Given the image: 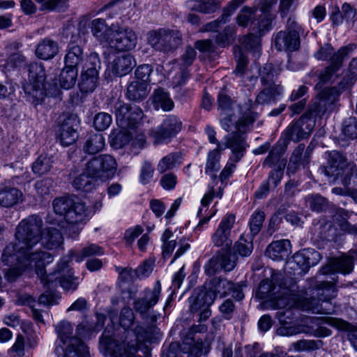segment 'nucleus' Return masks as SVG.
<instances>
[{
    "mask_svg": "<svg viewBox=\"0 0 357 357\" xmlns=\"http://www.w3.org/2000/svg\"><path fill=\"white\" fill-rule=\"evenodd\" d=\"M137 43V36L131 28L115 26L108 46L117 51H128L134 49Z\"/></svg>",
    "mask_w": 357,
    "mask_h": 357,
    "instance_id": "obj_13",
    "label": "nucleus"
},
{
    "mask_svg": "<svg viewBox=\"0 0 357 357\" xmlns=\"http://www.w3.org/2000/svg\"><path fill=\"white\" fill-rule=\"evenodd\" d=\"M64 357H89V348L79 338H73L65 350Z\"/></svg>",
    "mask_w": 357,
    "mask_h": 357,
    "instance_id": "obj_39",
    "label": "nucleus"
},
{
    "mask_svg": "<svg viewBox=\"0 0 357 357\" xmlns=\"http://www.w3.org/2000/svg\"><path fill=\"white\" fill-rule=\"evenodd\" d=\"M78 75V68L65 66L59 77V85L64 89H70L75 86Z\"/></svg>",
    "mask_w": 357,
    "mask_h": 357,
    "instance_id": "obj_41",
    "label": "nucleus"
},
{
    "mask_svg": "<svg viewBox=\"0 0 357 357\" xmlns=\"http://www.w3.org/2000/svg\"><path fill=\"white\" fill-rule=\"evenodd\" d=\"M196 56L197 52L195 50L191 47H188L180 58V68L181 69L187 70V68L192 64L196 58Z\"/></svg>",
    "mask_w": 357,
    "mask_h": 357,
    "instance_id": "obj_62",
    "label": "nucleus"
},
{
    "mask_svg": "<svg viewBox=\"0 0 357 357\" xmlns=\"http://www.w3.org/2000/svg\"><path fill=\"white\" fill-rule=\"evenodd\" d=\"M340 92L335 88H326L319 94V99L310 105L308 111L300 119L290 125L286 133L290 140L298 142L307 138L315 126L314 117L323 116L334 108Z\"/></svg>",
    "mask_w": 357,
    "mask_h": 357,
    "instance_id": "obj_2",
    "label": "nucleus"
},
{
    "mask_svg": "<svg viewBox=\"0 0 357 357\" xmlns=\"http://www.w3.org/2000/svg\"><path fill=\"white\" fill-rule=\"evenodd\" d=\"M45 68L41 63H30L28 81L23 85V89L33 104L41 103L45 97Z\"/></svg>",
    "mask_w": 357,
    "mask_h": 357,
    "instance_id": "obj_7",
    "label": "nucleus"
},
{
    "mask_svg": "<svg viewBox=\"0 0 357 357\" xmlns=\"http://www.w3.org/2000/svg\"><path fill=\"white\" fill-rule=\"evenodd\" d=\"M342 133L347 139L357 138V121L355 118L350 117L344 121Z\"/></svg>",
    "mask_w": 357,
    "mask_h": 357,
    "instance_id": "obj_59",
    "label": "nucleus"
},
{
    "mask_svg": "<svg viewBox=\"0 0 357 357\" xmlns=\"http://www.w3.org/2000/svg\"><path fill=\"white\" fill-rule=\"evenodd\" d=\"M190 8L192 10L208 14L214 13L218 9V3L216 0L195 1Z\"/></svg>",
    "mask_w": 357,
    "mask_h": 357,
    "instance_id": "obj_48",
    "label": "nucleus"
},
{
    "mask_svg": "<svg viewBox=\"0 0 357 357\" xmlns=\"http://www.w3.org/2000/svg\"><path fill=\"white\" fill-rule=\"evenodd\" d=\"M54 163V157L47 153L40 154L32 163V172L37 176H41L48 174Z\"/></svg>",
    "mask_w": 357,
    "mask_h": 357,
    "instance_id": "obj_31",
    "label": "nucleus"
},
{
    "mask_svg": "<svg viewBox=\"0 0 357 357\" xmlns=\"http://www.w3.org/2000/svg\"><path fill=\"white\" fill-rule=\"evenodd\" d=\"M245 0H232L227 8L224 9V12L220 21H213L206 24L202 29V31H215L217 30L219 24L221 21L224 23L227 22V19L234 12V10Z\"/></svg>",
    "mask_w": 357,
    "mask_h": 357,
    "instance_id": "obj_42",
    "label": "nucleus"
},
{
    "mask_svg": "<svg viewBox=\"0 0 357 357\" xmlns=\"http://www.w3.org/2000/svg\"><path fill=\"white\" fill-rule=\"evenodd\" d=\"M71 260V256H65L62 257L58 263V272L61 275L59 278L60 286L66 291H74L78 286V279L74 277L72 269L68 268V264Z\"/></svg>",
    "mask_w": 357,
    "mask_h": 357,
    "instance_id": "obj_20",
    "label": "nucleus"
},
{
    "mask_svg": "<svg viewBox=\"0 0 357 357\" xmlns=\"http://www.w3.org/2000/svg\"><path fill=\"white\" fill-rule=\"evenodd\" d=\"M105 145V138L100 133L91 135L86 139L83 149L86 153L95 154L101 151Z\"/></svg>",
    "mask_w": 357,
    "mask_h": 357,
    "instance_id": "obj_43",
    "label": "nucleus"
},
{
    "mask_svg": "<svg viewBox=\"0 0 357 357\" xmlns=\"http://www.w3.org/2000/svg\"><path fill=\"white\" fill-rule=\"evenodd\" d=\"M222 151H223V146H218V147L208 152L205 167L206 173L215 172L220 169V159Z\"/></svg>",
    "mask_w": 357,
    "mask_h": 357,
    "instance_id": "obj_45",
    "label": "nucleus"
},
{
    "mask_svg": "<svg viewBox=\"0 0 357 357\" xmlns=\"http://www.w3.org/2000/svg\"><path fill=\"white\" fill-rule=\"evenodd\" d=\"M313 295L310 298H305L297 303V307L303 310L312 313L332 314L333 309L322 306V303H328L336 296V288L333 283L328 282H320L316 289L311 290Z\"/></svg>",
    "mask_w": 357,
    "mask_h": 357,
    "instance_id": "obj_5",
    "label": "nucleus"
},
{
    "mask_svg": "<svg viewBox=\"0 0 357 357\" xmlns=\"http://www.w3.org/2000/svg\"><path fill=\"white\" fill-rule=\"evenodd\" d=\"M274 45L278 51H294L300 45L299 35L295 31H280L275 37Z\"/></svg>",
    "mask_w": 357,
    "mask_h": 357,
    "instance_id": "obj_21",
    "label": "nucleus"
},
{
    "mask_svg": "<svg viewBox=\"0 0 357 357\" xmlns=\"http://www.w3.org/2000/svg\"><path fill=\"white\" fill-rule=\"evenodd\" d=\"M58 135L63 146H68L77 139L78 119L75 115H63L59 118Z\"/></svg>",
    "mask_w": 357,
    "mask_h": 357,
    "instance_id": "obj_15",
    "label": "nucleus"
},
{
    "mask_svg": "<svg viewBox=\"0 0 357 357\" xmlns=\"http://www.w3.org/2000/svg\"><path fill=\"white\" fill-rule=\"evenodd\" d=\"M135 319V314L130 307H125L122 308L120 313L119 322L123 328H130L133 324Z\"/></svg>",
    "mask_w": 357,
    "mask_h": 357,
    "instance_id": "obj_61",
    "label": "nucleus"
},
{
    "mask_svg": "<svg viewBox=\"0 0 357 357\" xmlns=\"http://www.w3.org/2000/svg\"><path fill=\"white\" fill-rule=\"evenodd\" d=\"M233 250L234 254H238L242 257L249 256L253 250L252 241L250 239L247 240L241 236L235 243Z\"/></svg>",
    "mask_w": 357,
    "mask_h": 357,
    "instance_id": "obj_51",
    "label": "nucleus"
},
{
    "mask_svg": "<svg viewBox=\"0 0 357 357\" xmlns=\"http://www.w3.org/2000/svg\"><path fill=\"white\" fill-rule=\"evenodd\" d=\"M234 284L227 279L214 278L208 284V291L213 293L214 300L217 296L223 297L230 294V291L234 289Z\"/></svg>",
    "mask_w": 357,
    "mask_h": 357,
    "instance_id": "obj_32",
    "label": "nucleus"
},
{
    "mask_svg": "<svg viewBox=\"0 0 357 357\" xmlns=\"http://www.w3.org/2000/svg\"><path fill=\"white\" fill-rule=\"evenodd\" d=\"M236 257L229 252H223L213 257L205 265L207 275H212L223 269L225 271H231L236 266Z\"/></svg>",
    "mask_w": 357,
    "mask_h": 357,
    "instance_id": "obj_18",
    "label": "nucleus"
},
{
    "mask_svg": "<svg viewBox=\"0 0 357 357\" xmlns=\"http://www.w3.org/2000/svg\"><path fill=\"white\" fill-rule=\"evenodd\" d=\"M103 254L104 250L101 247L96 244H89L84 247L80 252L72 253L69 256H71V259L73 257L77 262H80L86 257L100 256Z\"/></svg>",
    "mask_w": 357,
    "mask_h": 357,
    "instance_id": "obj_44",
    "label": "nucleus"
},
{
    "mask_svg": "<svg viewBox=\"0 0 357 357\" xmlns=\"http://www.w3.org/2000/svg\"><path fill=\"white\" fill-rule=\"evenodd\" d=\"M76 169H72L70 176L73 178V185L77 190L87 192L96 188L98 180L89 175L86 168L79 175L76 176Z\"/></svg>",
    "mask_w": 357,
    "mask_h": 357,
    "instance_id": "obj_25",
    "label": "nucleus"
},
{
    "mask_svg": "<svg viewBox=\"0 0 357 357\" xmlns=\"http://www.w3.org/2000/svg\"><path fill=\"white\" fill-rule=\"evenodd\" d=\"M152 71L153 68L151 65L144 64L139 66L135 70L136 80L148 84L151 81L149 77Z\"/></svg>",
    "mask_w": 357,
    "mask_h": 357,
    "instance_id": "obj_64",
    "label": "nucleus"
},
{
    "mask_svg": "<svg viewBox=\"0 0 357 357\" xmlns=\"http://www.w3.org/2000/svg\"><path fill=\"white\" fill-rule=\"evenodd\" d=\"M116 169L117 162L114 158L109 154L94 157L86 164V172L101 181L113 177Z\"/></svg>",
    "mask_w": 357,
    "mask_h": 357,
    "instance_id": "obj_9",
    "label": "nucleus"
},
{
    "mask_svg": "<svg viewBox=\"0 0 357 357\" xmlns=\"http://www.w3.org/2000/svg\"><path fill=\"white\" fill-rule=\"evenodd\" d=\"M272 15H262L257 23L255 24L253 30L257 29V33L259 36L264 34L271 29Z\"/></svg>",
    "mask_w": 357,
    "mask_h": 357,
    "instance_id": "obj_63",
    "label": "nucleus"
},
{
    "mask_svg": "<svg viewBox=\"0 0 357 357\" xmlns=\"http://www.w3.org/2000/svg\"><path fill=\"white\" fill-rule=\"evenodd\" d=\"M178 246L172 263L178 257L181 256L190 248V244L185 240L180 239L178 242L176 240H171L163 242L162 245V256L164 259L169 258L176 246Z\"/></svg>",
    "mask_w": 357,
    "mask_h": 357,
    "instance_id": "obj_35",
    "label": "nucleus"
},
{
    "mask_svg": "<svg viewBox=\"0 0 357 357\" xmlns=\"http://www.w3.org/2000/svg\"><path fill=\"white\" fill-rule=\"evenodd\" d=\"M136 66L134 56L130 54L115 56L108 63L107 68L118 77H123L130 73Z\"/></svg>",
    "mask_w": 357,
    "mask_h": 357,
    "instance_id": "obj_19",
    "label": "nucleus"
},
{
    "mask_svg": "<svg viewBox=\"0 0 357 357\" xmlns=\"http://www.w3.org/2000/svg\"><path fill=\"white\" fill-rule=\"evenodd\" d=\"M93 213L85 203L74 201L66 214V221L70 225L68 228L69 235L75 238L79 234L82 227L93 216Z\"/></svg>",
    "mask_w": 357,
    "mask_h": 357,
    "instance_id": "obj_12",
    "label": "nucleus"
},
{
    "mask_svg": "<svg viewBox=\"0 0 357 357\" xmlns=\"http://www.w3.org/2000/svg\"><path fill=\"white\" fill-rule=\"evenodd\" d=\"M282 69L279 66L266 63L259 70V77L263 86L258 93L256 102L260 105L271 104L275 102L283 93V87L276 84L275 79Z\"/></svg>",
    "mask_w": 357,
    "mask_h": 357,
    "instance_id": "obj_4",
    "label": "nucleus"
},
{
    "mask_svg": "<svg viewBox=\"0 0 357 357\" xmlns=\"http://www.w3.org/2000/svg\"><path fill=\"white\" fill-rule=\"evenodd\" d=\"M41 220L36 217H31L21 221L16 228L15 242L10 243L3 250V262L10 267L5 273L10 282L14 281L25 271L35 270L41 282L47 288L54 287V282L45 275V266L52 262L53 257L45 251L32 252V248L40 239ZM60 276L56 278L59 282Z\"/></svg>",
    "mask_w": 357,
    "mask_h": 357,
    "instance_id": "obj_1",
    "label": "nucleus"
},
{
    "mask_svg": "<svg viewBox=\"0 0 357 357\" xmlns=\"http://www.w3.org/2000/svg\"><path fill=\"white\" fill-rule=\"evenodd\" d=\"M264 220L265 214L261 211H257L252 214L250 221V229L253 236L259 232Z\"/></svg>",
    "mask_w": 357,
    "mask_h": 357,
    "instance_id": "obj_57",
    "label": "nucleus"
},
{
    "mask_svg": "<svg viewBox=\"0 0 357 357\" xmlns=\"http://www.w3.org/2000/svg\"><path fill=\"white\" fill-rule=\"evenodd\" d=\"M355 49L354 44L342 47L337 52L329 44L321 47L314 54V57L321 61H329L330 65L319 73L317 86L330 81L342 67L344 59Z\"/></svg>",
    "mask_w": 357,
    "mask_h": 357,
    "instance_id": "obj_3",
    "label": "nucleus"
},
{
    "mask_svg": "<svg viewBox=\"0 0 357 357\" xmlns=\"http://www.w3.org/2000/svg\"><path fill=\"white\" fill-rule=\"evenodd\" d=\"M115 25L108 26L103 19L93 20L91 23V32L101 43L109 45V40L114 33Z\"/></svg>",
    "mask_w": 357,
    "mask_h": 357,
    "instance_id": "obj_24",
    "label": "nucleus"
},
{
    "mask_svg": "<svg viewBox=\"0 0 357 357\" xmlns=\"http://www.w3.org/2000/svg\"><path fill=\"white\" fill-rule=\"evenodd\" d=\"M56 331L59 339L63 344L67 343L69 340L70 341L71 335H73V328L70 323L62 321L58 324L56 326ZM70 342H69L70 343Z\"/></svg>",
    "mask_w": 357,
    "mask_h": 357,
    "instance_id": "obj_52",
    "label": "nucleus"
},
{
    "mask_svg": "<svg viewBox=\"0 0 357 357\" xmlns=\"http://www.w3.org/2000/svg\"><path fill=\"white\" fill-rule=\"evenodd\" d=\"M353 267V257L342 256L341 257L331 260L328 266L324 268L323 272L324 274H326L330 271L340 272L343 274H347L351 272Z\"/></svg>",
    "mask_w": 357,
    "mask_h": 357,
    "instance_id": "obj_33",
    "label": "nucleus"
},
{
    "mask_svg": "<svg viewBox=\"0 0 357 357\" xmlns=\"http://www.w3.org/2000/svg\"><path fill=\"white\" fill-rule=\"evenodd\" d=\"M275 286L273 282L268 279L264 280L259 284L256 291V296L259 299H266L271 298Z\"/></svg>",
    "mask_w": 357,
    "mask_h": 357,
    "instance_id": "obj_54",
    "label": "nucleus"
},
{
    "mask_svg": "<svg viewBox=\"0 0 357 357\" xmlns=\"http://www.w3.org/2000/svg\"><path fill=\"white\" fill-rule=\"evenodd\" d=\"M147 40L154 50L165 53L174 51L181 42V35L178 31L164 29L150 31Z\"/></svg>",
    "mask_w": 357,
    "mask_h": 357,
    "instance_id": "obj_10",
    "label": "nucleus"
},
{
    "mask_svg": "<svg viewBox=\"0 0 357 357\" xmlns=\"http://www.w3.org/2000/svg\"><path fill=\"white\" fill-rule=\"evenodd\" d=\"M322 172L328 176H333L335 179L342 178V183L345 187L350 184L351 177L356 172L353 163H348L345 158L337 151L328 153L326 166Z\"/></svg>",
    "mask_w": 357,
    "mask_h": 357,
    "instance_id": "obj_8",
    "label": "nucleus"
},
{
    "mask_svg": "<svg viewBox=\"0 0 357 357\" xmlns=\"http://www.w3.org/2000/svg\"><path fill=\"white\" fill-rule=\"evenodd\" d=\"M26 56L21 52H13L8 57L5 68L8 71L20 69L26 66Z\"/></svg>",
    "mask_w": 357,
    "mask_h": 357,
    "instance_id": "obj_47",
    "label": "nucleus"
},
{
    "mask_svg": "<svg viewBox=\"0 0 357 357\" xmlns=\"http://www.w3.org/2000/svg\"><path fill=\"white\" fill-rule=\"evenodd\" d=\"M235 219L233 214H227L222 219L211 238L214 245L223 248H228L231 245V230L234 227Z\"/></svg>",
    "mask_w": 357,
    "mask_h": 357,
    "instance_id": "obj_16",
    "label": "nucleus"
},
{
    "mask_svg": "<svg viewBox=\"0 0 357 357\" xmlns=\"http://www.w3.org/2000/svg\"><path fill=\"white\" fill-rule=\"evenodd\" d=\"M177 160L178 155L176 153H169L160 160L158 165V170L160 173H163L169 169H172L176 167Z\"/></svg>",
    "mask_w": 357,
    "mask_h": 357,
    "instance_id": "obj_55",
    "label": "nucleus"
},
{
    "mask_svg": "<svg viewBox=\"0 0 357 357\" xmlns=\"http://www.w3.org/2000/svg\"><path fill=\"white\" fill-rule=\"evenodd\" d=\"M293 259L304 271L312 266L316 265L317 261L320 259V255L318 252L313 250H303L296 253L293 257Z\"/></svg>",
    "mask_w": 357,
    "mask_h": 357,
    "instance_id": "obj_30",
    "label": "nucleus"
},
{
    "mask_svg": "<svg viewBox=\"0 0 357 357\" xmlns=\"http://www.w3.org/2000/svg\"><path fill=\"white\" fill-rule=\"evenodd\" d=\"M181 129L182 122L180 119L174 115L168 116L160 126L153 132L154 143L161 144L169 142Z\"/></svg>",
    "mask_w": 357,
    "mask_h": 357,
    "instance_id": "obj_14",
    "label": "nucleus"
},
{
    "mask_svg": "<svg viewBox=\"0 0 357 357\" xmlns=\"http://www.w3.org/2000/svg\"><path fill=\"white\" fill-rule=\"evenodd\" d=\"M152 102L155 109H162L165 112L172 110L174 107L169 93L162 89H158L154 91Z\"/></svg>",
    "mask_w": 357,
    "mask_h": 357,
    "instance_id": "obj_36",
    "label": "nucleus"
},
{
    "mask_svg": "<svg viewBox=\"0 0 357 357\" xmlns=\"http://www.w3.org/2000/svg\"><path fill=\"white\" fill-rule=\"evenodd\" d=\"M111 112L115 114L119 126L123 129L135 127L143 117V112L138 106H132L119 100L112 102Z\"/></svg>",
    "mask_w": 357,
    "mask_h": 357,
    "instance_id": "obj_11",
    "label": "nucleus"
},
{
    "mask_svg": "<svg viewBox=\"0 0 357 357\" xmlns=\"http://www.w3.org/2000/svg\"><path fill=\"white\" fill-rule=\"evenodd\" d=\"M190 331H197L195 328H192ZM190 335L191 331L189 335ZM183 344V349L187 350L190 357H199L202 354L206 355L209 351L206 347L204 348L202 339L198 337L188 336L185 338Z\"/></svg>",
    "mask_w": 357,
    "mask_h": 357,
    "instance_id": "obj_28",
    "label": "nucleus"
},
{
    "mask_svg": "<svg viewBox=\"0 0 357 357\" xmlns=\"http://www.w3.org/2000/svg\"><path fill=\"white\" fill-rule=\"evenodd\" d=\"M74 199L70 197H57L53 202V208L54 212L61 216L66 217V214L70 210Z\"/></svg>",
    "mask_w": 357,
    "mask_h": 357,
    "instance_id": "obj_50",
    "label": "nucleus"
},
{
    "mask_svg": "<svg viewBox=\"0 0 357 357\" xmlns=\"http://www.w3.org/2000/svg\"><path fill=\"white\" fill-rule=\"evenodd\" d=\"M24 200L22 192L13 186L0 187V206L4 208H11L22 203Z\"/></svg>",
    "mask_w": 357,
    "mask_h": 357,
    "instance_id": "obj_23",
    "label": "nucleus"
},
{
    "mask_svg": "<svg viewBox=\"0 0 357 357\" xmlns=\"http://www.w3.org/2000/svg\"><path fill=\"white\" fill-rule=\"evenodd\" d=\"M357 79V56L349 63V68L342 80L340 82V89L350 87Z\"/></svg>",
    "mask_w": 357,
    "mask_h": 357,
    "instance_id": "obj_46",
    "label": "nucleus"
},
{
    "mask_svg": "<svg viewBox=\"0 0 357 357\" xmlns=\"http://www.w3.org/2000/svg\"><path fill=\"white\" fill-rule=\"evenodd\" d=\"M291 243L289 240L283 239L271 243L266 250V255L275 261L282 260L290 253Z\"/></svg>",
    "mask_w": 357,
    "mask_h": 357,
    "instance_id": "obj_26",
    "label": "nucleus"
},
{
    "mask_svg": "<svg viewBox=\"0 0 357 357\" xmlns=\"http://www.w3.org/2000/svg\"><path fill=\"white\" fill-rule=\"evenodd\" d=\"M189 78L190 73L188 70L181 68V71L172 79V85L173 89H175L176 92L181 91Z\"/></svg>",
    "mask_w": 357,
    "mask_h": 357,
    "instance_id": "obj_56",
    "label": "nucleus"
},
{
    "mask_svg": "<svg viewBox=\"0 0 357 357\" xmlns=\"http://www.w3.org/2000/svg\"><path fill=\"white\" fill-rule=\"evenodd\" d=\"M31 217H36L39 218L40 220L41 218L37 215H31L26 218V220L29 219ZM25 220L24 219L22 221ZM43 221H41V226L40 228V239H42L43 244L45 248L50 250L56 249L60 247L63 243V236L60 231L54 227H48L45 229V231L42 233ZM40 241H38L39 242Z\"/></svg>",
    "mask_w": 357,
    "mask_h": 357,
    "instance_id": "obj_22",
    "label": "nucleus"
},
{
    "mask_svg": "<svg viewBox=\"0 0 357 357\" xmlns=\"http://www.w3.org/2000/svg\"><path fill=\"white\" fill-rule=\"evenodd\" d=\"M309 162V155L305 152V146L299 144L293 151L287 167L289 174H295L301 165H305Z\"/></svg>",
    "mask_w": 357,
    "mask_h": 357,
    "instance_id": "obj_29",
    "label": "nucleus"
},
{
    "mask_svg": "<svg viewBox=\"0 0 357 357\" xmlns=\"http://www.w3.org/2000/svg\"><path fill=\"white\" fill-rule=\"evenodd\" d=\"M149 92L148 84L138 80L131 82L127 88V97L131 100H142L144 99Z\"/></svg>",
    "mask_w": 357,
    "mask_h": 357,
    "instance_id": "obj_38",
    "label": "nucleus"
},
{
    "mask_svg": "<svg viewBox=\"0 0 357 357\" xmlns=\"http://www.w3.org/2000/svg\"><path fill=\"white\" fill-rule=\"evenodd\" d=\"M189 302L190 310L192 312H196L206 307H210L214 302V295L213 293H209L208 290H201L199 292H195L189 298Z\"/></svg>",
    "mask_w": 357,
    "mask_h": 357,
    "instance_id": "obj_27",
    "label": "nucleus"
},
{
    "mask_svg": "<svg viewBox=\"0 0 357 357\" xmlns=\"http://www.w3.org/2000/svg\"><path fill=\"white\" fill-rule=\"evenodd\" d=\"M59 52L58 44L49 38L41 40L36 46V55L38 58L48 60L54 57Z\"/></svg>",
    "mask_w": 357,
    "mask_h": 357,
    "instance_id": "obj_34",
    "label": "nucleus"
},
{
    "mask_svg": "<svg viewBox=\"0 0 357 357\" xmlns=\"http://www.w3.org/2000/svg\"><path fill=\"white\" fill-rule=\"evenodd\" d=\"M306 203L312 211L316 212H321L326 207V200L318 195L307 197Z\"/></svg>",
    "mask_w": 357,
    "mask_h": 357,
    "instance_id": "obj_60",
    "label": "nucleus"
},
{
    "mask_svg": "<svg viewBox=\"0 0 357 357\" xmlns=\"http://www.w3.org/2000/svg\"><path fill=\"white\" fill-rule=\"evenodd\" d=\"M161 292V283L157 280L152 287L146 288L141 295L149 302V304L155 306L160 299Z\"/></svg>",
    "mask_w": 357,
    "mask_h": 357,
    "instance_id": "obj_49",
    "label": "nucleus"
},
{
    "mask_svg": "<svg viewBox=\"0 0 357 357\" xmlns=\"http://www.w3.org/2000/svg\"><path fill=\"white\" fill-rule=\"evenodd\" d=\"M98 78V75L95 69L82 72L79 83L80 91L85 93L93 92L97 87Z\"/></svg>",
    "mask_w": 357,
    "mask_h": 357,
    "instance_id": "obj_37",
    "label": "nucleus"
},
{
    "mask_svg": "<svg viewBox=\"0 0 357 357\" xmlns=\"http://www.w3.org/2000/svg\"><path fill=\"white\" fill-rule=\"evenodd\" d=\"M83 61L84 52L82 48L79 45L70 44L65 56V66L77 68Z\"/></svg>",
    "mask_w": 357,
    "mask_h": 357,
    "instance_id": "obj_40",
    "label": "nucleus"
},
{
    "mask_svg": "<svg viewBox=\"0 0 357 357\" xmlns=\"http://www.w3.org/2000/svg\"><path fill=\"white\" fill-rule=\"evenodd\" d=\"M346 216H347V214L343 209H339L336 212L335 218L339 221L338 226L340 227V229L351 234H357V225H351V223L345 219L344 217Z\"/></svg>",
    "mask_w": 357,
    "mask_h": 357,
    "instance_id": "obj_53",
    "label": "nucleus"
},
{
    "mask_svg": "<svg viewBox=\"0 0 357 357\" xmlns=\"http://www.w3.org/2000/svg\"><path fill=\"white\" fill-rule=\"evenodd\" d=\"M112 121V116L109 114L100 112L94 117L93 126L98 130H105L109 127Z\"/></svg>",
    "mask_w": 357,
    "mask_h": 357,
    "instance_id": "obj_58",
    "label": "nucleus"
},
{
    "mask_svg": "<svg viewBox=\"0 0 357 357\" xmlns=\"http://www.w3.org/2000/svg\"><path fill=\"white\" fill-rule=\"evenodd\" d=\"M245 132H231L223 138V150L229 149L231 155L229 158L231 161L238 162L244 155L247 144L244 137Z\"/></svg>",
    "mask_w": 357,
    "mask_h": 357,
    "instance_id": "obj_17",
    "label": "nucleus"
},
{
    "mask_svg": "<svg viewBox=\"0 0 357 357\" xmlns=\"http://www.w3.org/2000/svg\"><path fill=\"white\" fill-rule=\"evenodd\" d=\"M252 107L251 100L239 105L238 109L241 116L238 120L235 119L231 112H220V123L222 129L227 132H248L257 117V114L252 112Z\"/></svg>",
    "mask_w": 357,
    "mask_h": 357,
    "instance_id": "obj_6",
    "label": "nucleus"
}]
</instances>
